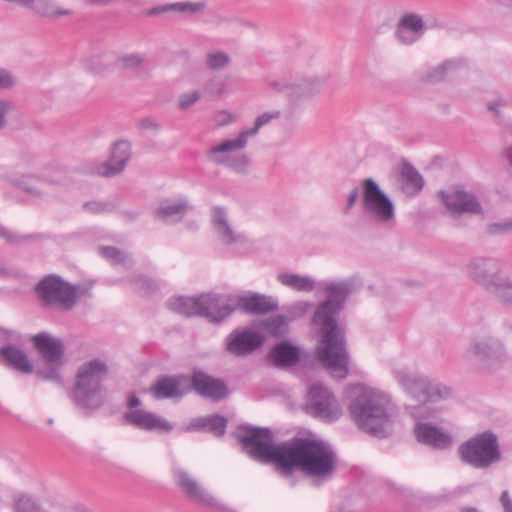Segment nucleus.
Listing matches in <instances>:
<instances>
[{
	"mask_svg": "<svg viewBox=\"0 0 512 512\" xmlns=\"http://www.w3.org/2000/svg\"><path fill=\"white\" fill-rule=\"evenodd\" d=\"M324 291L327 299L313 316L314 324L321 327L323 334L322 344L317 348V357L334 377L343 379L348 374L349 355L344 331L338 327L336 317L352 293L353 285L350 280L331 282L326 285Z\"/></svg>",
	"mask_w": 512,
	"mask_h": 512,
	"instance_id": "nucleus-1",
	"label": "nucleus"
},
{
	"mask_svg": "<svg viewBox=\"0 0 512 512\" xmlns=\"http://www.w3.org/2000/svg\"><path fill=\"white\" fill-rule=\"evenodd\" d=\"M337 458L332 448L321 441L295 437L287 442L278 474L289 478L296 470L317 480H327L335 472Z\"/></svg>",
	"mask_w": 512,
	"mask_h": 512,
	"instance_id": "nucleus-2",
	"label": "nucleus"
},
{
	"mask_svg": "<svg viewBox=\"0 0 512 512\" xmlns=\"http://www.w3.org/2000/svg\"><path fill=\"white\" fill-rule=\"evenodd\" d=\"M393 375L403 391L419 402L406 408L415 420H436L440 409L431 405L452 396L450 387L408 369H395Z\"/></svg>",
	"mask_w": 512,
	"mask_h": 512,
	"instance_id": "nucleus-3",
	"label": "nucleus"
},
{
	"mask_svg": "<svg viewBox=\"0 0 512 512\" xmlns=\"http://www.w3.org/2000/svg\"><path fill=\"white\" fill-rule=\"evenodd\" d=\"M350 415L363 432L386 438L392 432V413L387 395L373 388H363L351 400Z\"/></svg>",
	"mask_w": 512,
	"mask_h": 512,
	"instance_id": "nucleus-4",
	"label": "nucleus"
},
{
	"mask_svg": "<svg viewBox=\"0 0 512 512\" xmlns=\"http://www.w3.org/2000/svg\"><path fill=\"white\" fill-rule=\"evenodd\" d=\"M37 165V156L30 151L23 150L13 157L10 163V170L0 177L35 198H41L45 195V192L38 184L42 183L50 186H62L65 184L63 178L34 173Z\"/></svg>",
	"mask_w": 512,
	"mask_h": 512,
	"instance_id": "nucleus-5",
	"label": "nucleus"
},
{
	"mask_svg": "<svg viewBox=\"0 0 512 512\" xmlns=\"http://www.w3.org/2000/svg\"><path fill=\"white\" fill-rule=\"evenodd\" d=\"M107 375L108 366L100 359L87 361L78 368L73 388V398L77 406L96 410L104 404L102 382Z\"/></svg>",
	"mask_w": 512,
	"mask_h": 512,
	"instance_id": "nucleus-6",
	"label": "nucleus"
},
{
	"mask_svg": "<svg viewBox=\"0 0 512 512\" xmlns=\"http://www.w3.org/2000/svg\"><path fill=\"white\" fill-rule=\"evenodd\" d=\"M236 436L247 454L261 463L273 464L278 473L287 442L274 445L268 428L241 426Z\"/></svg>",
	"mask_w": 512,
	"mask_h": 512,
	"instance_id": "nucleus-7",
	"label": "nucleus"
},
{
	"mask_svg": "<svg viewBox=\"0 0 512 512\" xmlns=\"http://www.w3.org/2000/svg\"><path fill=\"white\" fill-rule=\"evenodd\" d=\"M222 295L202 294L198 297H176L167 302V307L182 316H200L213 323H220L229 316Z\"/></svg>",
	"mask_w": 512,
	"mask_h": 512,
	"instance_id": "nucleus-8",
	"label": "nucleus"
},
{
	"mask_svg": "<svg viewBox=\"0 0 512 512\" xmlns=\"http://www.w3.org/2000/svg\"><path fill=\"white\" fill-rule=\"evenodd\" d=\"M460 460L475 468L488 469L500 462L502 453L497 436L491 431L478 433L458 448Z\"/></svg>",
	"mask_w": 512,
	"mask_h": 512,
	"instance_id": "nucleus-9",
	"label": "nucleus"
},
{
	"mask_svg": "<svg viewBox=\"0 0 512 512\" xmlns=\"http://www.w3.org/2000/svg\"><path fill=\"white\" fill-rule=\"evenodd\" d=\"M326 80L325 76H290L268 79L266 85L273 92L283 94L289 105L295 107L318 95Z\"/></svg>",
	"mask_w": 512,
	"mask_h": 512,
	"instance_id": "nucleus-10",
	"label": "nucleus"
},
{
	"mask_svg": "<svg viewBox=\"0 0 512 512\" xmlns=\"http://www.w3.org/2000/svg\"><path fill=\"white\" fill-rule=\"evenodd\" d=\"M35 290L43 305L62 311L71 310L80 296L77 286L71 285L54 274L41 279Z\"/></svg>",
	"mask_w": 512,
	"mask_h": 512,
	"instance_id": "nucleus-11",
	"label": "nucleus"
},
{
	"mask_svg": "<svg viewBox=\"0 0 512 512\" xmlns=\"http://www.w3.org/2000/svg\"><path fill=\"white\" fill-rule=\"evenodd\" d=\"M465 358L477 361L481 369L495 371L502 367L508 357L503 341L487 334L476 337L465 350Z\"/></svg>",
	"mask_w": 512,
	"mask_h": 512,
	"instance_id": "nucleus-12",
	"label": "nucleus"
},
{
	"mask_svg": "<svg viewBox=\"0 0 512 512\" xmlns=\"http://www.w3.org/2000/svg\"><path fill=\"white\" fill-rule=\"evenodd\" d=\"M362 204L365 212L379 223H389L395 218V208L389 197L372 179L362 181Z\"/></svg>",
	"mask_w": 512,
	"mask_h": 512,
	"instance_id": "nucleus-13",
	"label": "nucleus"
},
{
	"mask_svg": "<svg viewBox=\"0 0 512 512\" xmlns=\"http://www.w3.org/2000/svg\"><path fill=\"white\" fill-rule=\"evenodd\" d=\"M506 267L498 258L478 256L467 262L465 273L472 282L489 293Z\"/></svg>",
	"mask_w": 512,
	"mask_h": 512,
	"instance_id": "nucleus-14",
	"label": "nucleus"
},
{
	"mask_svg": "<svg viewBox=\"0 0 512 512\" xmlns=\"http://www.w3.org/2000/svg\"><path fill=\"white\" fill-rule=\"evenodd\" d=\"M306 411L327 421L337 420L342 414L334 395L320 382H315L308 388Z\"/></svg>",
	"mask_w": 512,
	"mask_h": 512,
	"instance_id": "nucleus-15",
	"label": "nucleus"
},
{
	"mask_svg": "<svg viewBox=\"0 0 512 512\" xmlns=\"http://www.w3.org/2000/svg\"><path fill=\"white\" fill-rule=\"evenodd\" d=\"M437 195L447 211L453 216L463 214L480 215L483 213L478 198L463 188L440 190Z\"/></svg>",
	"mask_w": 512,
	"mask_h": 512,
	"instance_id": "nucleus-16",
	"label": "nucleus"
},
{
	"mask_svg": "<svg viewBox=\"0 0 512 512\" xmlns=\"http://www.w3.org/2000/svg\"><path fill=\"white\" fill-rule=\"evenodd\" d=\"M173 475L177 486L190 500L215 509L223 508L217 499L186 470L177 469L173 472Z\"/></svg>",
	"mask_w": 512,
	"mask_h": 512,
	"instance_id": "nucleus-17",
	"label": "nucleus"
},
{
	"mask_svg": "<svg viewBox=\"0 0 512 512\" xmlns=\"http://www.w3.org/2000/svg\"><path fill=\"white\" fill-rule=\"evenodd\" d=\"M131 155V143L129 141H116L111 147L109 159L97 165L94 171L101 177L119 175L125 170Z\"/></svg>",
	"mask_w": 512,
	"mask_h": 512,
	"instance_id": "nucleus-18",
	"label": "nucleus"
},
{
	"mask_svg": "<svg viewBox=\"0 0 512 512\" xmlns=\"http://www.w3.org/2000/svg\"><path fill=\"white\" fill-rule=\"evenodd\" d=\"M222 299L227 300L225 306L229 311V316L237 308L252 314H266L277 309V303L271 297L260 294L243 297L222 295Z\"/></svg>",
	"mask_w": 512,
	"mask_h": 512,
	"instance_id": "nucleus-19",
	"label": "nucleus"
},
{
	"mask_svg": "<svg viewBox=\"0 0 512 512\" xmlns=\"http://www.w3.org/2000/svg\"><path fill=\"white\" fill-rule=\"evenodd\" d=\"M426 31V25L421 15L405 13L397 21L394 30L396 41L405 46L414 45Z\"/></svg>",
	"mask_w": 512,
	"mask_h": 512,
	"instance_id": "nucleus-20",
	"label": "nucleus"
},
{
	"mask_svg": "<svg viewBox=\"0 0 512 512\" xmlns=\"http://www.w3.org/2000/svg\"><path fill=\"white\" fill-rule=\"evenodd\" d=\"M426 421L417 420L414 426L417 441L437 450H445L451 447L453 443L452 435L444 428Z\"/></svg>",
	"mask_w": 512,
	"mask_h": 512,
	"instance_id": "nucleus-21",
	"label": "nucleus"
},
{
	"mask_svg": "<svg viewBox=\"0 0 512 512\" xmlns=\"http://www.w3.org/2000/svg\"><path fill=\"white\" fill-rule=\"evenodd\" d=\"M264 342L263 336L252 330H234L225 339L226 350L234 356H246Z\"/></svg>",
	"mask_w": 512,
	"mask_h": 512,
	"instance_id": "nucleus-22",
	"label": "nucleus"
},
{
	"mask_svg": "<svg viewBox=\"0 0 512 512\" xmlns=\"http://www.w3.org/2000/svg\"><path fill=\"white\" fill-rule=\"evenodd\" d=\"M189 378L183 375L161 376L150 387L155 399H181L190 392Z\"/></svg>",
	"mask_w": 512,
	"mask_h": 512,
	"instance_id": "nucleus-23",
	"label": "nucleus"
},
{
	"mask_svg": "<svg viewBox=\"0 0 512 512\" xmlns=\"http://www.w3.org/2000/svg\"><path fill=\"white\" fill-rule=\"evenodd\" d=\"M188 386L199 395L219 401L228 395V389L225 383L213 378L212 376L204 373L201 370H195L192 377L189 379Z\"/></svg>",
	"mask_w": 512,
	"mask_h": 512,
	"instance_id": "nucleus-24",
	"label": "nucleus"
},
{
	"mask_svg": "<svg viewBox=\"0 0 512 512\" xmlns=\"http://www.w3.org/2000/svg\"><path fill=\"white\" fill-rule=\"evenodd\" d=\"M211 223L219 240L225 245L242 244L247 241L245 235L237 232L224 207L215 206L211 210Z\"/></svg>",
	"mask_w": 512,
	"mask_h": 512,
	"instance_id": "nucleus-25",
	"label": "nucleus"
},
{
	"mask_svg": "<svg viewBox=\"0 0 512 512\" xmlns=\"http://www.w3.org/2000/svg\"><path fill=\"white\" fill-rule=\"evenodd\" d=\"M124 418L129 424L143 430L170 432L173 429L167 419L143 409L130 410L124 414Z\"/></svg>",
	"mask_w": 512,
	"mask_h": 512,
	"instance_id": "nucleus-26",
	"label": "nucleus"
},
{
	"mask_svg": "<svg viewBox=\"0 0 512 512\" xmlns=\"http://www.w3.org/2000/svg\"><path fill=\"white\" fill-rule=\"evenodd\" d=\"M31 341L42 356L44 362L55 363L63 361L65 348L61 339L53 337L49 333L42 332L33 335Z\"/></svg>",
	"mask_w": 512,
	"mask_h": 512,
	"instance_id": "nucleus-27",
	"label": "nucleus"
},
{
	"mask_svg": "<svg viewBox=\"0 0 512 512\" xmlns=\"http://www.w3.org/2000/svg\"><path fill=\"white\" fill-rule=\"evenodd\" d=\"M247 142V138L240 132L235 139H225L209 148L206 152V157L209 162L224 166L233 156L232 152L244 149Z\"/></svg>",
	"mask_w": 512,
	"mask_h": 512,
	"instance_id": "nucleus-28",
	"label": "nucleus"
},
{
	"mask_svg": "<svg viewBox=\"0 0 512 512\" xmlns=\"http://www.w3.org/2000/svg\"><path fill=\"white\" fill-rule=\"evenodd\" d=\"M0 361L7 367L22 373L31 374L34 372V365L26 352L19 346L7 344L0 347Z\"/></svg>",
	"mask_w": 512,
	"mask_h": 512,
	"instance_id": "nucleus-29",
	"label": "nucleus"
},
{
	"mask_svg": "<svg viewBox=\"0 0 512 512\" xmlns=\"http://www.w3.org/2000/svg\"><path fill=\"white\" fill-rule=\"evenodd\" d=\"M191 206L186 198L178 201L164 200L154 210L153 216L156 220L166 224H175L181 221Z\"/></svg>",
	"mask_w": 512,
	"mask_h": 512,
	"instance_id": "nucleus-30",
	"label": "nucleus"
},
{
	"mask_svg": "<svg viewBox=\"0 0 512 512\" xmlns=\"http://www.w3.org/2000/svg\"><path fill=\"white\" fill-rule=\"evenodd\" d=\"M400 183L402 191L406 195L414 196L422 190L425 182L415 167L404 161L400 168Z\"/></svg>",
	"mask_w": 512,
	"mask_h": 512,
	"instance_id": "nucleus-31",
	"label": "nucleus"
},
{
	"mask_svg": "<svg viewBox=\"0 0 512 512\" xmlns=\"http://www.w3.org/2000/svg\"><path fill=\"white\" fill-rule=\"evenodd\" d=\"M269 357L275 366L289 367L299 361L300 354L297 347L287 342H282L272 348Z\"/></svg>",
	"mask_w": 512,
	"mask_h": 512,
	"instance_id": "nucleus-32",
	"label": "nucleus"
},
{
	"mask_svg": "<svg viewBox=\"0 0 512 512\" xmlns=\"http://www.w3.org/2000/svg\"><path fill=\"white\" fill-rule=\"evenodd\" d=\"M464 65V61L461 58L448 59L443 63L429 68L421 76V81L427 84H437L442 82L448 72L457 70Z\"/></svg>",
	"mask_w": 512,
	"mask_h": 512,
	"instance_id": "nucleus-33",
	"label": "nucleus"
},
{
	"mask_svg": "<svg viewBox=\"0 0 512 512\" xmlns=\"http://www.w3.org/2000/svg\"><path fill=\"white\" fill-rule=\"evenodd\" d=\"M0 239L4 240L9 245L21 246L45 241L48 239V236L44 233L22 234L10 230L0 223Z\"/></svg>",
	"mask_w": 512,
	"mask_h": 512,
	"instance_id": "nucleus-34",
	"label": "nucleus"
},
{
	"mask_svg": "<svg viewBox=\"0 0 512 512\" xmlns=\"http://www.w3.org/2000/svg\"><path fill=\"white\" fill-rule=\"evenodd\" d=\"M489 293L500 302L512 305V267H506Z\"/></svg>",
	"mask_w": 512,
	"mask_h": 512,
	"instance_id": "nucleus-35",
	"label": "nucleus"
},
{
	"mask_svg": "<svg viewBox=\"0 0 512 512\" xmlns=\"http://www.w3.org/2000/svg\"><path fill=\"white\" fill-rule=\"evenodd\" d=\"M278 280L285 286L300 292H311L315 288V280L309 276L291 273H280Z\"/></svg>",
	"mask_w": 512,
	"mask_h": 512,
	"instance_id": "nucleus-36",
	"label": "nucleus"
},
{
	"mask_svg": "<svg viewBox=\"0 0 512 512\" xmlns=\"http://www.w3.org/2000/svg\"><path fill=\"white\" fill-rule=\"evenodd\" d=\"M30 9L41 16L50 18H58L71 13L68 9L57 7L52 0H34Z\"/></svg>",
	"mask_w": 512,
	"mask_h": 512,
	"instance_id": "nucleus-37",
	"label": "nucleus"
},
{
	"mask_svg": "<svg viewBox=\"0 0 512 512\" xmlns=\"http://www.w3.org/2000/svg\"><path fill=\"white\" fill-rule=\"evenodd\" d=\"M13 512H46L36 499L26 493H19L13 497Z\"/></svg>",
	"mask_w": 512,
	"mask_h": 512,
	"instance_id": "nucleus-38",
	"label": "nucleus"
},
{
	"mask_svg": "<svg viewBox=\"0 0 512 512\" xmlns=\"http://www.w3.org/2000/svg\"><path fill=\"white\" fill-rule=\"evenodd\" d=\"M204 63L211 71H221L230 65L231 57L225 51L212 50L206 53Z\"/></svg>",
	"mask_w": 512,
	"mask_h": 512,
	"instance_id": "nucleus-39",
	"label": "nucleus"
},
{
	"mask_svg": "<svg viewBox=\"0 0 512 512\" xmlns=\"http://www.w3.org/2000/svg\"><path fill=\"white\" fill-rule=\"evenodd\" d=\"M63 361L60 362H44L36 370V376L42 380L53 382L57 385H62L61 367Z\"/></svg>",
	"mask_w": 512,
	"mask_h": 512,
	"instance_id": "nucleus-40",
	"label": "nucleus"
},
{
	"mask_svg": "<svg viewBox=\"0 0 512 512\" xmlns=\"http://www.w3.org/2000/svg\"><path fill=\"white\" fill-rule=\"evenodd\" d=\"M280 117V110L274 109L266 111L255 118L253 127L243 130L242 133L248 140L250 137L256 136L263 126L269 124L273 120L279 119Z\"/></svg>",
	"mask_w": 512,
	"mask_h": 512,
	"instance_id": "nucleus-41",
	"label": "nucleus"
},
{
	"mask_svg": "<svg viewBox=\"0 0 512 512\" xmlns=\"http://www.w3.org/2000/svg\"><path fill=\"white\" fill-rule=\"evenodd\" d=\"M99 253L111 261L113 264H121L124 267H130L133 263L128 254L112 246L99 247Z\"/></svg>",
	"mask_w": 512,
	"mask_h": 512,
	"instance_id": "nucleus-42",
	"label": "nucleus"
},
{
	"mask_svg": "<svg viewBox=\"0 0 512 512\" xmlns=\"http://www.w3.org/2000/svg\"><path fill=\"white\" fill-rule=\"evenodd\" d=\"M263 327L274 336H282L288 330L286 318L281 315L273 316L263 322Z\"/></svg>",
	"mask_w": 512,
	"mask_h": 512,
	"instance_id": "nucleus-43",
	"label": "nucleus"
},
{
	"mask_svg": "<svg viewBox=\"0 0 512 512\" xmlns=\"http://www.w3.org/2000/svg\"><path fill=\"white\" fill-rule=\"evenodd\" d=\"M145 61L146 56L142 53L125 54L118 58V63L120 66L126 69L141 67Z\"/></svg>",
	"mask_w": 512,
	"mask_h": 512,
	"instance_id": "nucleus-44",
	"label": "nucleus"
},
{
	"mask_svg": "<svg viewBox=\"0 0 512 512\" xmlns=\"http://www.w3.org/2000/svg\"><path fill=\"white\" fill-rule=\"evenodd\" d=\"M486 234L490 236L504 235L512 232V219L501 222L490 223L485 228Z\"/></svg>",
	"mask_w": 512,
	"mask_h": 512,
	"instance_id": "nucleus-45",
	"label": "nucleus"
},
{
	"mask_svg": "<svg viewBox=\"0 0 512 512\" xmlns=\"http://www.w3.org/2000/svg\"><path fill=\"white\" fill-rule=\"evenodd\" d=\"M202 97V93L199 90H192L185 92L179 96L178 108L182 111L189 109Z\"/></svg>",
	"mask_w": 512,
	"mask_h": 512,
	"instance_id": "nucleus-46",
	"label": "nucleus"
},
{
	"mask_svg": "<svg viewBox=\"0 0 512 512\" xmlns=\"http://www.w3.org/2000/svg\"><path fill=\"white\" fill-rule=\"evenodd\" d=\"M249 158L245 154L233 155L228 162L225 163V167L232 169L237 173H244L249 165Z\"/></svg>",
	"mask_w": 512,
	"mask_h": 512,
	"instance_id": "nucleus-47",
	"label": "nucleus"
},
{
	"mask_svg": "<svg viewBox=\"0 0 512 512\" xmlns=\"http://www.w3.org/2000/svg\"><path fill=\"white\" fill-rule=\"evenodd\" d=\"M206 5L204 2H177L173 3V9L180 13L196 14L200 13L205 9Z\"/></svg>",
	"mask_w": 512,
	"mask_h": 512,
	"instance_id": "nucleus-48",
	"label": "nucleus"
},
{
	"mask_svg": "<svg viewBox=\"0 0 512 512\" xmlns=\"http://www.w3.org/2000/svg\"><path fill=\"white\" fill-rule=\"evenodd\" d=\"M227 427V419L224 416H209V430L216 436H223Z\"/></svg>",
	"mask_w": 512,
	"mask_h": 512,
	"instance_id": "nucleus-49",
	"label": "nucleus"
},
{
	"mask_svg": "<svg viewBox=\"0 0 512 512\" xmlns=\"http://www.w3.org/2000/svg\"><path fill=\"white\" fill-rule=\"evenodd\" d=\"M17 84L14 74L8 69L0 67V90L12 89Z\"/></svg>",
	"mask_w": 512,
	"mask_h": 512,
	"instance_id": "nucleus-50",
	"label": "nucleus"
},
{
	"mask_svg": "<svg viewBox=\"0 0 512 512\" xmlns=\"http://www.w3.org/2000/svg\"><path fill=\"white\" fill-rule=\"evenodd\" d=\"M206 90L211 94L221 96L226 92L225 83L218 77H213L206 83Z\"/></svg>",
	"mask_w": 512,
	"mask_h": 512,
	"instance_id": "nucleus-51",
	"label": "nucleus"
},
{
	"mask_svg": "<svg viewBox=\"0 0 512 512\" xmlns=\"http://www.w3.org/2000/svg\"><path fill=\"white\" fill-rule=\"evenodd\" d=\"M20 338L21 336L17 331L0 327V345L4 346L10 344V342H18Z\"/></svg>",
	"mask_w": 512,
	"mask_h": 512,
	"instance_id": "nucleus-52",
	"label": "nucleus"
},
{
	"mask_svg": "<svg viewBox=\"0 0 512 512\" xmlns=\"http://www.w3.org/2000/svg\"><path fill=\"white\" fill-rule=\"evenodd\" d=\"M509 105V102L502 98H496L488 102L487 109L495 116L500 117L501 110Z\"/></svg>",
	"mask_w": 512,
	"mask_h": 512,
	"instance_id": "nucleus-53",
	"label": "nucleus"
},
{
	"mask_svg": "<svg viewBox=\"0 0 512 512\" xmlns=\"http://www.w3.org/2000/svg\"><path fill=\"white\" fill-rule=\"evenodd\" d=\"M236 121V116L228 111H219L215 115V122L218 126H226Z\"/></svg>",
	"mask_w": 512,
	"mask_h": 512,
	"instance_id": "nucleus-54",
	"label": "nucleus"
},
{
	"mask_svg": "<svg viewBox=\"0 0 512 512\" xmlns=\"http://www.w3.org/2000/svg\"><path fill=\"white\" fill-rule=\"evenodd\" d=\"M84 207L94 213L109 212L113 210V206L111 204L96 201L87 202L84 204Z\"/></svg>",
	"mask_w": 512,
	"mask_h": 512,
	"instance_id": "nucleus-55",
	"label": "nucleus"
},
{
	"mask_svg": "<svg viewBox=\"0 0 512 512\" xmlns=\"http://www.w3.org/2000/svg\"><path fill=\"white\" fill-rule=\"evenodd\" d=\"M13 105L10 101L0 99V130L4 129L7 125L6 115L12 109Z\"/></svg>",
	"mask_w": 512,
	"mask_h": 512,
	"instance_id": "nucleus-56",
	"label": "nucleus"
},
{
	"mask_svg": "<svg viewBox=\"0 0 512 512\" xmlns=\"http://www.w3.org/2000/svg\"><path fill=\"white\" fill-rule=\"evenodd\" d=\"M137 125L142 130L158 131L160 129V125L149 117L140 119Z\"/></svg>",
	"mask_w": 512,
	"mask_h": 512,
	"instance_id": "nucleus-57",
	"label": "nucleus"
},
{
	"mask_svg": "<svg viewBox=\"0 0 512 512\" xmlns=\"http://www.w3.org/2000/svg\"><path fill=\"white\" fill-rule=\"evenodd\" d=\"M101 57L94 56L90 59L89 68L96 74L102 73L106 68L107 64H101Z\"/></svg>",
	"mask_w": 512,
	"mask_h": 512,
	"instance_id": "nucleus-58",
	"label": "nucleus"
},
{
	"mask_svg": "<svg viewBox=\"0 0 512 512\" xmlns=\"http://www.w3.org/2000/svg\"><path fill=\"white\" fill-rule=\"evenodd\" d=\"M359 195H360V191H359L358 187H355L351 190V192L349 193V195L347 197L345 212H348L354 206V204L357 202V200L359 198Z\"/></svg>",
	"mask_w": 512,
	"mask_h": 512,
	"instance_id": "nucleus-59",
	"label": "nucleus"
},
{
	"mask_svg": "<svg viewBox=\"0 0 512 512\" xmlns=\"http://www.w3.org/2000/svg\"><path fill=\"white\" fill-rule=\"evenodd\" d=\"M170 11H174L173 3L153 7V8L148 10V15L156 16V15H158L160 13H165V12H170Z\"/></svg>",
	"mask_w": 512,
	"mask_h": 512,
	"instance_id": "nucleus-60",
	"label": "nucleus"
},
{
	"mask_svg": "<svg viewBox=\"0 0 512 512\" xmlns=\"http://www.w3.org/2000/svg\"><path fill=\"white\" fill-rule=\"evenodd\" d=\"M500 502L503 506L504 512H512V500L509 497L508 491H503L501 494Z\"/></svg>",
	"mask_w": 512,
	"mask_h": 512,
	"instance_id": "nucleus-61",
	"label": "nucleus"
},
{
	"mask_svg": "<svg viewBox=\"0 0 512 512\" xmlns=\"http://www.w3.org/2000/svg\"><path fill=\"white\" fill-rule=\"evenodd\" d=\"M208 424H209V417H202V418H197V419L193 420V422L191 423V427L205 428V427H208Z\"/></svg>",
	"mask_w": 512,
	"mask_h": 512,
	"instance_id": "nucleus-62",
	"label": "nucleus"
},
{
	"mask_svg": "<svg viewBox=\"0 0 512 512\" xmlns=\"http://www.w3.org/2000/svg\"><path fill=\"white\" fill-rule=\"evenodd\" d=\"M138 285H139V288H142V289H151L152 288V283L151 281L146 278V277H143V276H139L138 277Z\"/></svg>",
	"mask_w": 512,
	"mask_h": 512,
	"instance_id": "nucleus-63",
	"label": "nucleus"
},
{
	"mask_svg": "<svg viewBox=\"0 0 512 512\" xmlns=\"http://www.w3.org/2000/svg\"><path fill=\"white\" fill-rule=\"evenodd\" d=\"M310 305L307 302H298L295 304L294 309L298 310L299 314H304L309 309Z\"/></svg>",
	"mask_w": 512,
	"mask_h": 512,
	"instance_id": "nucleus-64",
	"label": "nucleus"
}]
</instances>
